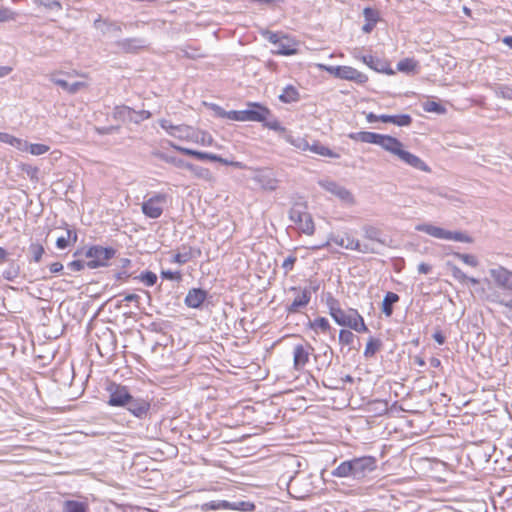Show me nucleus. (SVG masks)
Instances as JSON below:
<instances>
[{
    "label": "nucleus",
    "mask_w": 512,
    "mask_h": 512,
    "mask_svg": "<svg viewBox=\"0 0 512 512\" xmlns=\"http://www.w3.org/2000/svg\"><path fill=\"white\" fill-rule=\"evenodd\" d=\"M159 125L170 136L180 140H186L201 146H212L214 139L211 134L206 131L195 129L188 125H173L169 120L160 119Z\"/></svg>",
    "instance_id": "1"
},
{
    "label": "nucleus",
    "mask_w": 512,
    "mask_h": 512,
    "mask_svg": "<svg viewBox=\"0 0 512 512\" xmlns=\"http://www.w3.org/2000/svg\"><path fill=\"white\" fill-rule=\"evenodd\" d=\"M329 314L334 321L340 326H346L356 332H367L368 328L363 317L355 309L343 310L339 307L338 302L334 298L328 299Z\"/></svg>",
    "instance_id": "2"
},
{
    "label": "nucleus",
    "mask_w": 512,
    "mask_h": 512,
    "mask_svg": "<svg viewBox=\"0 0 512 512\" xmlns=\"http://www.w3.org/2000/svg\"><path fill=\"white\" fill-rule=\"evenodd\" d=\"M415 230L423 232L431 237L441 240L471 243L472 238L460 231H449L431 223H421L415 226Z\"/></svg>",
    "instance_id": "3"
},
{
    "label": "nucleus",
    "mask_w": 512,
    "mask_h": 512,
    "mask_svg": "<svg viewBox=\"0 0 512 512\" xmlns=\"http://www.w3.org/2000/svg\"><path fill=\"white\" fill-rule=\"evenodd\" d=\"M363 240L361 241L362 254H379L381 248L387 246L385 239L381 238V230L373 225L362 226Z\"/></svg>",
    "instance_id": "4"
},
{
    "label": "nucleus",
    "mask_w": 512,
    "mask_h": 512,
    "mask_svg": "<svg viewBox=\"0 0 512 512\" xmlns=\"http://www.w3.org/2000/svg\"><path fill=\"white\" fill-rule=\"evenodd\" d=\"M270 116V111L257 103L248 104V108L240 111H229L227 119L233 121H254L263 122Z\"/></svg>",
    "instance_id": "5"
},
{
    "label": "nucleus",
    "mask_w": 512,
    "mask_h": 512,
    "mask_svg": "<svg viewBox=\"0 0 512 512\" xmlns=\"http://www.w3.org/2000/svg\"><path fill=\"white\" fill-rule=\"evenodd\" d=\"M388 152L397 156L401 161L405 164L418 169L420 171L429 172V167L425 164L423 160H421L418 156L406 151L404 149V145L396 138L393 137L389 147Z\"/></svg>",
    "instance_id": "6"
},
{
    "label": "nucleus",
    "mask_w": 512,
    "mask_h": 512,
    "mask_svg": "<svg viewBox=\"0 0 512 512\" xmlns=\"http://www.w3.org/2000/svg\"><path fill=\"white\" fill-rule=\"evenodd\" d=\"M167 204L168 195L166 193L157 192L142 202L141 211L146 217L157 219L161 217Z\"/></svg>",
    "instance_id": "7"
},
{
    "label": "nucleus",
    "mask_w": 512,
    "mask_h": 512,
    "mask_svg": "<svg viewBox=\"0 0 512 512\" xmlns=\"http://www.w3.org/2000/svg\"><path fill=\"white\" fill-rule=\"evenodd\" d=\"M289 219L297 226V229L304 234L312 235L314 233V222L305 206L301 204L292 206L289 210Z\"/></svg>",
    "instance_id": "8"
},
{
    "label": "nucleus",
    "mask_w": 512,
    "mask_h": 512,
    "mask_svg": "<svg viewBox=\"0 0 512 512\" xmlns=\"http://www.w3.org/2000/svg\"><path fill=\"white\" fill-rule=\"evenodd\" d=\"M115 255V250L112 248H105L102 246L90 247L86 252L88 261L86 266L95 269L108 265V261Z\"/></svg>",
    "instance_id": "9"
},
{
    "label": "nucleus",
    "mask_w": 512,
    "mask_h": 512,
    "mask_svg": "<svg viewBox=\"0 0 512 512\" xmlns=\"http://www.w3.org/2000/svg\"><path fill=\"white\" fill-rule=\"evenodd\" d=\"M171 147L185 155H189V156H193V157H196L197 159L199 160H210V161H216V162H220L224 165H231V166H234L236 168H243V164L241 162H236V161H229L225 158H222L216 154H212V153H207V152H201V151H197V150H193V149H190V148H186V147H182V146H179V145H176L174 143H171L170 144Z\"/></svg>",
    "instance_id": "10"
},
{
    "label": "nucleus",
    "mask_w": 512,
    "mask_h": 512,
    "mask_svg": "<svg viewBox=\"0 0 512 512\" xmlns=\"http://www.w3.org/2000/svg\"><path fill=\"white\" fill-rule=\"evenodd\" d=\"M349 138L355 141L363 143L376 144L382 147L384 150H388V147L393 139L392 136L382 135L374 132L361 131L349 134Z\"/></svg>",
    "instance_id": "11"
},
{
    "label": "nucleus",
    "mask_w": 512,
    "mask_h": 512,
    "mask_svg": "<svg viewBox=\"0 0 512 512\" xmlns=\"http://www.w3.org/2000/svg\"><path fill=\"white\" fill-rule=\"evenodd\" d=\"M252 180L257 183L263 191L272 192L278 188L279 180L270 169H257L254 171Z\"/></svg>",
    "instance_id": "12"
},
{
    "label": "nucleus",
    "mask_w": 512,
    "mask_h": 512,
    "mask_svg": "<svg viewBox=\"0 0 512 512\" xmlns=\"http://www.w3.org/2000/svg\"><path fill=\"white\" fill-rule=\"evenodd\" d=\"M117 53H137L148 46L144 38L131 37L118 39L113 43Z\"/></svg>",
    "instance_id": "13"
},
{
    "label": "nucleus",
    "mask_w": 512,
    "mask_h": 512,
    "mask_svg": "<svg viewBox=\"0 0 512 512\" xmlns=\"http://www.w3.org/2000/svg\"><path fill=\"white\" fill-rule=\"evenodd\" d=\"M351 462L353 465V479H363L376 469V460L370 456L354 458Z\"/></svg>",
    "instance_id": "14"
},
{
    "label": "nucleus",
    "mask_w": 512,
    "mask_h": 512,
    "mask_svg": "<svg viewBox=\"0 0 512 512\" xmlns=\"http://www.w3.org/2000/svg\"><path fill=\"white\" fill-rule=\"evenodd\" d=\"M319 185L330 194L337 197L339 200L346 204H353L354 203V197L352 193L347 190L342 185L338 184L335 181L332 180H321L319 181Z\"/></svg>",
    "instance_id": "15"
},
{
    "label": "nucleus",
    "mask_w": 512,
    "mask_h": 512,
    "mask_svg": "<svg viewBox=\"0 0 512 512\" xmlns=\"http://www.w3.org/2000/svg\"><path fill=\"white\" fill-rule=\"evenodd\" d=\"M108 392L110 393L108 404L111 406L125 407L131 397L126 387L115 383L108 386Z\"/></svg>",
    "instance_id": "16"
},
{
    "label": "nucleus",
    "mask_w": 512,
    "mask_h": 512,
    "mask_svg": "<svg viewBox=\"0 0 512 512\" xmlns=\"http://www.w3.org/2000/svg\"><path fill=\"white\" fill-rule=\"evenodd\" d=\"M489 274L497 286L512 291V271L503 266L489 269Z\"/></svg>",
    "instance_id": "17"
},
{
    "label": "nucleus",
    "mask_w": 512,
    "mask_h": 512,
    "mask_svg": "<svg viewBox=\"0 0 512 512\" xmlns=\"http://www.w3.org/2000/svg\"><path fill=\"white\" fill-rule=\"evenodd\" d=\"M93 26L103 35L117 36L122 33V24L116 21L103 19L100 16L94 21Z\"/></svg>",
    "instance_id": "18"
},
{
    "label": "nucleus",
    "mask_w": 512,
    "mask_h": 512,
    "mask_svg": "<svg viewBox=\"0 0 512 512\" xmlns=\"http://www.w3.org/2000/svg\"><path fill=\"white\" fill-rule=\"evenodd\" d=\"M338 78L354 81L358 84H363L368 80L365 74L350 66H340Z\"/></svg>",
    "instance_id": "19"
},
{
    "label": "nucleus",
    "mask_w": 512,
    "mask_h": 512,
    "mask_svg": "<svg viewBox=\"0 0 512 512\" xmlns=\"http://www.w3.org/2000/svg\"><path fill=\"white\" fill-rule=\"evenodd\" d=\"M297 294L292 301V303L288 306V311L291 313L299 311L300 308L305 307L311 298L310 290L304 288L302 290H298L296 288H292Z\"/></svg>",
    "instance_id": "20"
},
{
    "label": "nucleus",
    "mask_w": 512,
    "mask_h": 512,
    "mask_svg": "<svg viewBox=\"0 0 512 512\" xmlns=\"http://www.w3.org/2000/svg\"><path fill=\"white\" fill-rule=\"evenodd\" d=\"M309 347L296 345L293 350V365L296 370H301L309 360Z\"/></svg>",
    "instance_id": "21"
},
{
    "label": "nucleus",
    "mask_w": 512,
    "mask_h": 512,
    "mask_svg": "<svg viewBox=\"0 0 512 512\" xmlns=\"http://www.w3.org/2000/svg\"><path fill=\"white\" fill-rule=\"evenodd\" d=\"M125 408L133 415L143 417L149 409V403L143 399H135L131 396Z\"/></svg>",
    "instance_id": "22"
},
{
    "label": "nucleus",
    "mask_w": 512,
    "mask_h": 512,
    "mask_svg": "<svg viewBox=\"0 0 512 512\" xmlns=\"http://www.w3.org/2000/svg\"><path fill=\"white\" fill-rule=\"evenodd\" d=\"M16 149L22 152H29L34 156H40L47 153L50 150V147L40 143H29L26 140L21 139V145H18Z\"/></svg>",
    "instance_id": "23"
},
{
    "label": "nucleus",
    "mask_w": 512,
    "mask_h": 512,
    "mask_svg": "<svg viewBox=\"0 0 512 512\" xmlns=\"http://www.w3.org/2000/svg\"><path fill=\"white\" fill-rule=\"evenodd\" d=\"M362 61L371 69L377 71V72H383L388 75L394 74V71L392 69L388 68V64L376 57H373L371 55L363 56Z\"/></svg>",
    "instance_id": "24"
},
{
    "label": "nucleus",
    "mask_w": 512,
    "mask_h": 512,
    "mask_svg": "<svg viewBox=\"0 0 512 512\" xmlns=\"http://www.w3.org/2000/svg\"><path fill=\"white\" fill-rule=\"evenodd\" d=\"M206 298V292L202 289H191L186 298L185 303L188 307L198 308L204 302Z\"/></svg>",
    "instance_id": "25"
},
{
    "label": "nucleus",
    "mask_w": 512,
    "mask_h": 512,
    "mask_svg": "<svg viewBox=\"0 0 512 512\" xmlns=\"http://www.w3.org/2000/svg\"><path fill=\"white\" fill-rule=\"evenodd\" d=\"M273 52L281 55H292L297 52V49L295 48V43L289 38L282 36L275 45Z\"/></svg>",
    "instance_id": "26"
},
{
    "label": "nucleus",
    "mask_w": 512,
    "mask_h": 512,
    "mask_svg": "<svg viewBox=\"0 0 512 512\" xmlns=\"http://www.w3.org/2000/svg\"><path fill=\"white\" fill-rule=\"evenodd\" d=\"M135 110L131 109L128 106H117L114 109V117L120 119L122 121H129L134 123H139V119L134 117Z\"/></svg>",
    "instance_id": "27"
},
{
    "label": "nucleus",
    "mask_w": 512,
    "mask_h": 512,
    "mask_svg": "<svg viewBox=\"0 0 512 512\" xmlns=\"http://www.w3.org/2000/svg\"><path fill=\"white\" fill-rule=\"evenodd\" d=\"M332 475L339 478H353V465L351 460L340 463L332 471Z\"/></svg>",
    "instance_id": "28"
},
{
    "label": "nucleus",
    "mask_w": 512,
    "mask_h": 512,
    "mask_svg": "<svg viewBox=\"0 0 512 512\" xmlns=\"http://www.w3.org/2000/svg\"><path fill=\"white\" fill-rule=\"evenodd\" d=\"M193 176L202 179L207 182H213L214 177L209 169L197 165L190 164V168L188 169Z\"/></svg>",
    "instance_id": "29"
},
{
    "label": "nucleus",
    "mask_w": 512,
    "mask_h": 512,
    "mask_svg": "<svg viewBox=\"0 0 512 512\" xmlns=\"http://www.w3.org/2000/svg\"><path fill=\"white\" fill-rule=\"evenodd\" d=\"M399 300V296L393 292H388L382 302V312L386 316L392 314V305Z\"/></svg>",
    "instance_id": "30"
},
{
    "label": "nucleus",
    "mask_w": 512,
    "mask_h": 512,
    "mask_svg": "<svg viewBox=\"0 0 512 512\" xmlns=\"http://www.w3.org/2000/svg\"><path fill=\"white\" fill-rule=\"evenodd\" d=\"M344 248L347 250L357 251L362 253L361 241L355 238L352 234L344 232Z\"/></svg>",
    "instance_id": "31"
},
{
    "label": "nucleus",
    "mask_w": 512,
    "mask_h": 512,
    "mask_svg": "<svg viewBox=\"0 0 512 512\" xmlns=\"http://www.w3.org/2000/svg\"><path fill=\"white\" fill-rule=\"evenodd\" d=\"M285 139L288 143H290L295 148H297L301 151H306V150H308V148H310V145L307 142V140L305 138H302L301 136H294V135L288 134L285 136Z\"/></svg>",
    "instance_id": "32"
},
{
    "label": "nucleus",
    "mask_w": 512,
    "mask_h": 512,
    "mask_svg": "<svg viewBox=\"0 0 512 512\" xmlns=\"http://www.w3.org/2000/svg\"><path fill=\"white\" fill-rule=\"evenodd\" d=\"M381 341L376 338H369L365 350H364V356L367 358L373 357L381 348Z\"/></svg>",
    "instance_id": "33"
},
{
    "label": "nucleus",
    "mask_w": 512,
    "mask_h": 512,
    "mask_svg": "<svg viewBox=\"0 0 512 512\" xmlns=\"http://www.w3.org/2000/svg\"><path fill=\"white\" fill-rule=\"evenodd\" d=\"M298 91L293 86H287L283 89V92L280 94L279 98L282 102L291 103L298 100Z\"/></svg>",
    "instance_id": "34"
},
{
    "label": "nucleus",
    "mask_w": 512,
    "mask_h": 512,
    "mask_svg": "<svg viewBox=\"0 0 512 512\" xmlns=\"http://www.w3.org/2000/svg\"><path fill=\"white\" fill-rule=\"evenodd\" d=\"M308 150L315 154L321 155V156H327V157H331V158L339 157L338 154L331 151L328 147H325V146L317 144V143L310 145V148H308Z\"/></svg>",
    "instance_id": "35"
},
{
    "label": "nucleus",
    "mask_w": 512,
    "mask_h": 512,
    "mask_svg": "<svg viewBox=\"0 0 512 512\" xmlns=\"http://www.w3.org/2000/svg\"><path fill=\"white\" fill-rule=\"evenodd\" d=\"M63 512H87V509L83 503L67 501L64 505Z\"/></svg>",
    "instance_id": "36"
},
{
    "label": "nucleus",
    "mask_w": 512,
    "mask_h": 512,
    "mask_svg": "<svg viewBox=\"0 0 512 512\" xmlns=\"http://www.w3.org/2000/svg\"><path fill=\"white\" fill-rule=\"evenodd\" d=\"M34 3L48 10L60 11L62 9V5L58 0H34Z\"/></svg>",
    "instance_id": "37"
},
{
    "label": "nucleus",
    "mask_w": 512,
    "mask_h": 512,
    "mask_svg": "<svg viewBox=\"0 0 512 512\" xmlns=\"http://www.w3.org/2000/svg\"><path fill=\"white\" fill-rule=\"evenodd\" d=\"M416 67V62L413 59L405 58L398 62L397 69L401 72H412Z\"/></svg>",
    "instance_id": "38"
},
{
    "label": "nucleus",
    "mask_w": 512,
    "mask_h": 512,
    "mask_svg": "<svg viewBox=\"0 0 512 512\" xmlns=\"http://www.w3.org/2000/svg\"><path fill=\"white\" fill-rule=\"evenodd\" d=\"M391 119V123L400 127L409 126L412 122V118L408 114L392 115Z\"/></svg>",
    "instance_id": "39"
},
{
    "label": "nucleus",
    "mask_w": 512,
    "mask_h": 512,
    "mask_svg": "<svg viewBox=\"0 0 512 512\" xmlns=\"http://www.w3.org/2000/svg\"><path fill=\"white\" fill-rule=\"evenodd\" d=\"M73 235V240L76 241L77 235L70 230L66 231V236H61L56 241V246L59 249H65L69 245V241Z\"/></svg>",
    "instance_id": "40"
},
{
    "label": "nucleus",
    "mask_w": 512,
    "mask_h": 512,
    "mask_svg": "<svg viewBox=\"0 0 512 512\" xmlns=\"http://www.w3.org/2000/svg\"><path fill=\"white\" fill-rule=\"evenodd\" d=\"M29 252L32 255V258L35 262H39L44 253V248L41 244L32 243L29 247Z\"/></svg>",
    "instance_id": "41"
},
{
    "label": "nucleus",
    "mask_w": 512,
    "mask_h": 512,
    "mask_svg": "<svg viewBox=\"0 0 512 512\" xmlns=\"http://www.w3.org/2000/svg\"><path fill=\"white\" fill-rule=\"evenodd\" d=\"M423 109L426 112H434L437 114H443L445 108L435 101H427L423 104Z\"/></svg>",
    "instance_id": "42"
},
{
    "label": "nucleus",
    "mask_w": 512,
    "mask_h": 512,
    "mask_svg": "<svg viewBox=\"0 0 512 512\" xmlns=\"http://www.w3.org/2000/svg\"><path fill=\"white\" fill-rule=\"evenodd\" d=\"M455 256L468 266L477 267L479 264L477 257L474 255L456 253Z\"/></svg>",
    "instance_id": "43"
},
{
    "label": "nucleus",
    "mask_w": 512,
    "mask_h": 512,
    "mask_svg": "<svg viewBox=\"0 0 512 512\" xmlns=\"http://www.w3.org/2000/svg\"><path fill=\"white\" fill-rule=\"evenodd\" d=\"M0 142L9 144L15 148H17L18 145H21L20 138L14 137L13 135L4 132H0Z\"/></svg>",
    "instance_id": "44"
},
{
    "label": "nucleus",
    "mask_w": 512,
    "mask_h": 512,
    "mask_svg": "<svg viewBox=\"0 0 512 512\" xmlns=\"http://www.w3.org/2000/svg\"><path fill=\"white\" fill-rule=\"evenodd\" d=\"M138 278L147 286H153L157 281L156 274L151 271H146L145 273H142Z\"/></svg>",
    "instance_id": "45"
},
{
    "label": "nucleus",
    "mask_w": 512,
    "mask_h": 512,
    "mask_svg": "<svg viewBox=\"0 0 512 512\" xmlns=\"http://www.w3.org/2000/svg\"><path fill=\"white\" fill-rule=\"evenodd\" d=\"M354 334L349 330H340L339 332V341L344 345H350L354 341Z\"/></svg>",
    "instance_id": "46"
},
{
    "label": "nucleus",
    "mask_w": 512,
    "mask_h": 512,
    "mask_svg": "<svg viewBox=\"0 0 512 512\" xmlns=\"http://www.w3.org/2000/svg\"><path fill=\"white\" fill-rule=\"evenodd\" d=\"M451 273L453 278L460 283H465L468 280V276L455 265L451 266Z\"/></svg>",
    "instance_id": "47"
},
{
    "label": "nucleus",
    "mask_w": 512,
    "mask_h": 512,
    "mask_svg": "<svg viewBox=\"0 0 512 512\" xmlns=\"http://www.w3.org/2000/svg\"><path fill=\"white\" fill-rule=\"evenodd\" d=\"M210 506L212 509H240L239 506L228 501L212 502Z\"/></svg>",
    "instance_id": "48"
},
{
    "label": "nucleus",
    "mask_w": 512,
    "mask_h": 512,
    "mask_svg": "<svg viewBox=\"0 0 512 512\" xmlns=\"http://www.w3.org/2000/svg\"><path fill=\"white\" fill-rule=\"evenodd\" d=\"M18 274H19V266L11 265L8 269H6L3 272V277L6 280L12 281L13 279H15L18 276Z\"/></svg>",
    "instance_id": "49"
},
{
    "label": "nucleus",
    "mask_w": 512,
    "mask_h": 512,
    "mask_svg": "<svg viewBox=\"0 0 512 512\" xmlns=\"http://www.w3.org/2000/svg\"><path fill=\"white\" fill-rule=\"evenodd\" d=\"M312 327L314 329H320L325 332L330 328V325L326 318L319 317L314 320V322L312 323Z\"/></svg>",
    "instance_id": "50"
},
{
    "label": "nucleus",
    "mask_w": 512,
    "mask_h": 512,
    "mask_svg": "<svg viewBox=\"0 0 512 512\" xmlns=\"http://www.w3.org/2000/svg\"><path fill=\"white\" fill-rule=\"evenodd\" d=\"M49 79L51 82H53L54 84L60 86L62 89H64L65 91L69 92V86H70V83H68L67 81L61 79V78H58L57 77V73H52L50 74L49 76Z\"/></svg>",
    "instance_id": "51"
},
{
    "label": "nucleus",
    "mask_w": 512,
    "mask_h": 512,
    "mask_svg": "<svg viewBox=\"0 0 512 512\" xmlns=\"http://www.w3.org/2000/svg\"><path fill=\"white\" fill-rule=\"evenodd\" d=\"M364 17L368 22L377 23L378 21V12L372 8H365L363 11Z\"/></svg>",
    "instance_id": "52"
},
{
    "label": "nucleus",
    "mask_w": 512,
    "mask_h": 512,
    "mask_svg": "<svg viewBox=\"0 0 512 512\" xmlns=\"http://www.w3.org/2000/svg\"><path fill=\"white\" fill-rule=\"evenodd\" d=\"M501 306L504 307V315L512 321V298L507 301H498Z\"/></svg>",
    "instance_id": "53"
},
{
    "label": "nucleus",
    "mask_w": 512,
    "mask_h": 512,
    "mask_svg": "<svg viewBox=\"0 0 512 512\" xmlns=\"http://www.w3.org/2000/svg\"><path fill=\"white\" fill-rule=\"evenodd\" d=\"M318 69L327 71L328 73L332 74L336 78H338L340 66H327L325 64H317L316 65Z\"/></svg>",
    "instance_id": "54"
},
{
    "label": "nucleus",
    "mask_w": 512,
    "mask_h": 512,
    "mask_svg": "<svg viewBox=\"0 0 512 512\" xmlns=\"http://www.w3.org/2000/svg\"><path fill=\"white\" fill-rule=\"evenodd\" d=\"M330 242H333L336 245L344 248V244H345V242H344V234H341V235L340 234H338V235L331 234L328 237V241L323 246L328 245Z\"/></svg>",
    "instance_id": "55"
},
{
    "label": "nucleus",
    "mask_w": 512,
    "mask_h": 512,
    "mask_svg": "<svg viewBox=\"0 0 512 512\" xmlns=\"http://www.w3.org/2000/svg\"><path fill=\"white\" fill-rule=\"evenodd\" d=\"M166 161L169 163H172L173 165H175L178 168L187 169V170L190 168V164H191L182 159H177L174 157L168 158V159H166Z\"/></svg>",
    "instance_id": "56"
},
{
    "label": "nucleus",
    "mask_w": 512,
    "mask_h": 512,
    "mask_svg": "<svg viewBox=\"0 0 512 512\" xmlns=\"http://www.w3.org/2000/svg\"><path fill=\"white\" fill-rule=\"evenodd\" d=\"M87 86H88V83L83 82V81L74 82V83L70 84L68 93L75 94L78 91H80L81 89L86 88Z\"/></svg>",
    "instance_id": "57"
},
{
    "label": "nucleus",
    "mask_w": 512,
    "mask_h": 512,
    "mask_svg": "<svg viewBox=\"0 0 512 512\" xmlns=\"http://www.w3.org/2000/svg\"><path fill=\"white\" fill-rule=\"evenodd\" d=\"M296 261V257L294 256H288L282 263V268L285 271V274H287L289 271L293 269L294 263Z\"/></svg>",
    "instance_id": "58"
},
{
    "label": "nucleus",
    "mask_w": 512,
    "mask_h": 512,
    "mask_svg": "<svg viewBox=\"0 0 512 512\" xmlns=\"http://www.w3.org/2000/svg\"><path fill=\"white\" fill-rule=\"evenodd\" d=\"M14 19V14L7 8H0V22H5Z\"/></svg>",
    "instance_id": "59"
},
{
    "label": "nucleus",
    "mask_w": 512,
    "mask_h": 512,
    "mask_svg": "<svg viewBox=\"0 0 512 512\" xmlns=\"http://www.w3.org/2000/svg\"><path fill=\"white\" fill-rule=\"evenodd\" d=\"M263 122H264V125L266 127H268L269 129H272V130H275V131L283 130V128L280 126L279 122L277 120H275V119L269 120V116Z\"/></svg>",
    "instance_id": "60"
},
{
    "label": "nucleus",
    "mask_w": 512,
    "mask_h": 512,
    "mask_svg": "<svg viewBox=\"0 0 512 512\" xmlns=\"http://www.w3.org/2000/svg\"><path fill=\"white\" fill-rule=\"evenodd\" d=\"M162 276L169 280H179L181 278L179 272L162 271Z\"/></svg>",
    "instance_id": "61"
},
{
    "label": "nucleus",
    "mask_w": 512,
    "mask_h": 512,
    "mask_svg": "<svg viewBox=\"0 0 512 512\" xmlns=\"http://www.w3.org/2000/svg\"><path fill=\"white\" fill-rule=\"evenodd\" d=\"M134 117L139 119V122L149 119L151 117V113L147 110L135 111Z\"/></svg>",
    "instance_id": "62"
},
{
    "label": "nucleus",
    "mask_w": 512,
    "mask_h": 512,
    "mask_svg": "<svg viewBox=\"0 0 512 512\" xmlns=\"http://www.w3.org/2000/svg\"><path fill=\"white\" fill-rule=\"evenodd\" d=\"M84 262L80 261V260H75V261H72L68 267L70 269H72L73 271H80L84 268Z\"/></svg>",
    "instance_id": "63"
},
{
    "label": "nucleus",
    "mask_w": 512,
    "mask_h": 512,
    "mask_svg": "<svg viewBox=\"0 0 512 512\" xmlns=\"http://www.w3.org/2000/svg\"><path fill=\"white\" fill-rule=\"evenodd\" d=\"M418 272L421 273V274H427L430 272L431 270V266L426 264V263H420L418 265Z\"/></svg>",
    "instance_id": "64"
}]
</instances>
